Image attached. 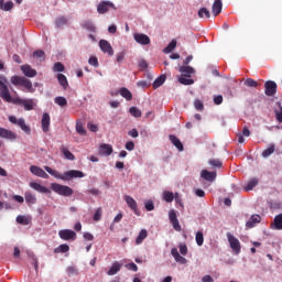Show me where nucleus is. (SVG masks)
<instances>
[{
  "label": "nucleus",
  "instance_id": "393cba45",
  "mask_svg": "<svg viewBox=\"0 0 282 282\" xmlns=\"http://www.w3.org/2000/svg\"><path fill=\"white\" fill-rule=\"evenodd\" d=\"M170 142H172V144H174L178 151H184V144H182V141H180L174 134H170Z\"/></svg>",
  "mask_w": 282,
  "mask_h": 282
},
{
  "label": "nucleus",
  "instance_id": "37998d69",
  "mask_svg": "<svg viewBox=\"0 0 282 282\" xmlns=\"http://www.w3.org/2000/svg\"><path fill=\"white\" fill-rule=\"evenodd\" d=\"M55 254H58V252L65 253L69 252V247L67 245H61L58 248L54 249Z\"/></svg>",
  "mask_w": 282,
  "mask_h": 282
},
{
  "label": "nucleus",
  "instance_id": "a878e982",
  "mask_svg": "<svg viewBox=\"0 0 282 282\" xmlns=\"http://www.w3.org/2000/svg\"><path fill=\"white\" fill-rule=\"evenodd\" d=\"M274 230H282V214H279L274 217L273 226H271Z\"/></svg>",
  "mask_w": 282,
  "mask_h": 282
},
{
  "label": "nucleus",
  "instance_id": "0e129e2a",
  "mask_svg": "<svg viewBox=\"0 0 282 282\" xmlns=\"http://www.w3.org/2000/svg\"><path fill=\"white\" fill-rule=\"evenodd\" d=\"M275 118L278 122L282 123V107L280 106V110H275Z\"/></svg>",
  "mask_w": 282,
  "mask_h": 282
},
{
  "label": "nucleus",
  "instance_id": "58836bf2",
  "mask_svg": "<svg viewBox=\"0 0 282 282\" xmlns=\"http://www.w3.org/2000/svg\"><path fill=\"white\" fill-rule=\"evenodd\" d=\"M129 113L133 116V118H142V110L138 109V107H130Z\"/></svg>",
  "mask_w": 282,
  "mask_h": 282
},
{
  "label": "nucleus",
  "instance_id": "2eb2a0df",
  "mask_svg": "<svg viewBox=\"0 0 282 282\" xmlns=\"http://www.w3.org/2000/svg\"><path fill=\"white\" fill-rule=\"evenodd\" d=\"M171 254L174 258V260L176 261V263H181V265H186V263L188 262L186 260V258H184L180 254V251H177V248H172Z\"/></svg>",
  "mask_w": 282,
  "mask_h": 282
},
{
  "label": "nucleus",
  "instance_id": "864d4df0",
  "mask_svg": "<svg viewBox=\"0 0 282 282\" xmlns=\"http://www.w3.org/2000/svg\"><path fill=\"white\" fill-rule=\"evenodd\" d=\"M178 248L183 257H186V254H188V247L186 246V243H180Z\"/></svg>",
  "mask_w": 282,
  "mask_h": 282
},
{
  "label": "nucleus",
  "instance_id": "4be33fe9",
  "mask_svg": "<svg viewBox=\"0 0 282 282\" xmlns=\"http://www.w3.org/2000/svg\"><path fill=\"white\" fill-rule=\"evenodd\" d=\"M256 224H261V216L260 215H252L250 220L246 223L247 228H254Z\"/></svg>",
  "mask_w": 282,
  "mask_h": 282
},
{
  "label": "nucleus",
  "instance_id": "423d86ee",
  "mask_svg": "<svg viewBox=\"0 0 282 282\" xmlns=\"http://www.w3.org/2000/svg\"><path fill=\"white\" fill-rule=\"evenodd\" d=\"M9 122H11V124H18V127H20V129H22L24 133H28V135L32 133V129L30 128V126L25 124V119L23 118L17 119V117L10 116Z\"/></svg>",
  "mask_w": 282,
  "mask_h": 282
},
{
  "label": "nucleus",
  "instance_id": "20e7f679",
  "mask_svg": "<svg viewBox=\"0 0 282 282\" xmlns=\"http://www.w3.org/2000/svg\"><path fill=\"white\" fill-rule=\"evenodd\" d=\"M51 188L54 191V193H57V195H62L63 197H72V195H74V189L67 185L52 183Z\"/></svg>",
  "mask_w": 282,
  "mask_h": 282
},
{
  "label": "nucleus",
  "instance_id": "9d476101",
  "mask_svg": "<svg viewBox=\"0 0 282 282\" xmlns=\"http://www.w3.org/2000/svg\"><path fill=\"white\" fill-rule=\"evenodd\" d=\"M276 82L268 80L264 83V94L265 96H275L276 95Z\"/></svg>",
  "mask_w": 282,
  "mask_h": 282
},
{
  "label": "nucleus",
  "instance_id": "c756f323",
  "mask_svg": "<svg viewBox=\"0 0 282 282\" xmlns=\"http://www.w3.org/2000/svg\"><path fill=\"white\" fill-rule=\"evenodd\" d=\"M121 268H122V264H120L118 262L113 263L108 271V276H113V274H118V272H120Z\"/></svg>",
  "mask_w": 282,
  "mask_h": 282
},
{
  "label": "nucleus",
  "instance_id": "a19ab883",
  "mask_svg": "<svg viewBox=\"0 0 282 282\" xmlns=\"http://www.w3.org/2000/svg\"><path fill=\"white\" fill-rule=\"evenodd\" d=\"M204 15L206 17V19H210V11L206 8H200L198 11L199 19H204Z\"/></svg>",
  "mask_w": 282,
  "mask_h": 282
},
{
  "label": "nucleus",
  "instance_id": "e433bc0d",
  "mask_svg": "<svg viewBox=\"0 0 282 282\" xmlns=\"http://www.w3.org/2000/svg\"><path fill=\"white\" fill-rule=\"evenodd\" d=\"M120 96H122V98H126V100H132L133 95L124 87H122L119 90Z\"/></svg>",
  "mask_w": 282,
  "mask_h": 282
},
{
  "label": "nucleus",
  "instance_id": "473e14b6",
  "mask_svg": "<svg viewBox=\"0 0 282 282\" xmlns=\"http://www.w3.org/2000/svg\"><path fill=\"white\" fill-rule=\"evenodd\" d=\"M24 199L26 204H36V196L32 192H25Z\"/></svg>",
  "mask_w": 282,
  "mask_h": 282
},
{
  "label": "nucleus",
  "instance_id": "4d7b16f0",
  "mask_svg": "<svg viewBox=\"0 0 282 282\" xmlns=\"http://www.w3.org/2000/svg\"><path fill=\"white\" fill-rule=\"evenodd\" d=\"M194 107L197 111H202L204 109V102H202L199 99H196L194 101Z\"/></svg>",
  "mask_w": 282,
  "mask_h": 282
},
{
  "label": "nucleus",
  "instance_id": "0eeeda50",
  "mask_svg": "<svg viewBox=\"0 0 282 282\" xmlns=\"http://www.w3.org/2000/svg\"><path fill=\"white\" fill-rule=\"evenodd\" d=\"M0 138L9 140V142H17V138H19V135L12 130L0 128Z\"/></svg>",
  "mask_w": 282,
  "mask_h": 282
},
{
  "label": "nucleus",
  "instance_id": "f704fd0d",
  "mask_svg": "<svg viewBox=\"0 0 282 282\" xmlns=\"http://www.w3.org/2000/svg\"><path fill=\"white\" fill-rule=\"evenodd\" d=\"M259 184L258 178H251L248 181L247 186H245V191H252Z\"/></svg>",
  "mask_w": 282,
  "mask_h": 282
},
{
  "label": "nucleus",
  "instance_id": "aec40b11",
  "mask_svg": "<svg viewBox=\"0 0 282 282\" xmlns=\"http://www.w3.org/2000/svg\"><path fill=\"white\" fill-rule=\"evenodd\" d=\"M113 153V147L111 144L102 143L99 145V155L109 156Z\"/></svg>",
  "mask_w": 282,
  "mask_h": 282
},
{
  "label": "nucleus",
  "instance_id": "9b49d317",
  "mask_svg": "<svg viewBox=\"0 0 282 282\" xmlns=\"http://www.w3.org/2000/svg\"><path fill=\"white\" fill-rule=\"evenodd\" d=\"M133 39L135 43H139V45H150L151 44V37L149 35L143 33H134Z\"/></svg>",
  "mask_w": 282,
  "mask_h": 282
},
{
  "label": "nucleus",
  "instance_id": "c85d7f7f",
  "mask_svg": "<svg viewBox=\"0 0 282 282\" xmlns=\"http://www.w3.org/2000/svg\"><path fill=\"white\" fill-rule=\"evenodd\" d=\"M12 8H14V3L12 1L4 3V0H0V10H3L4 12H10Z\"/></svg>",
  "mask_w": 282,
  "mask_h": 282
},
{
  "label": "nucleus",
  "instance_id": "f8f14e48",
  "mask_svg": "<svg viewBox=\"0 0 282 282\" xmlns=\"http://www.w3.org/2000/svg\"><path fill=\"white\" fill-rule=\"evenodd\" d=\"M30 172L33 175H36V177H42L43 180H50V175L43 169H41L36 165H31Z\"/></svg>",
  "mask_w": 282,
  "mask_h": 282
},
{
  "label": "nucleus",
  "instance_id": "bf43d9fd",
  "mask_svg": "<svg viewBox=\"0 0 282 282\" xmlns=\"http://www.w3.org/2000/svg\"><path fill=\"white\" fill-rule=\"evenodd\" d=\"M127 270H131L132 272H138V264L137 263H128L126 264Z\"/></svg>",
  "mask_w": 282,
  "mask_h": 282
},
{
  "label": "nucleus",
  "instance_id": "09e8293b",
  "mask_svg": "<svg viewBox=\"0 0 282 282\" xmlns=\"http://www.w3.org/2000/svg\"><path fill=\"white\" fill-rule=\"evenodd\" d=\"M196 243L197 246H204V232L202 231L196 232Z\"/></svg>",
  "mask_w": 282,
  "mask_h": 282
},
{
  "label": "nucleus",
  "instance_id": "412c9836",
  "mask_svg": "<svg viewBox=\"0 0 282 282\" xmlns=\"http://www.w3.org/2000/svg\"><path fill=\"white\" fill-rule=\"evenodd\" d=\"M50 113L45 112L42 117V131H44V133H47V131H50Z\"/></svg>",
  "mask_w": 282,
  "mask_h": 282
},
{
  "label": "nucleus",
  "instance_id": "680f3d73",
  "mask_svg": "<svg viewBox=\"0 0 282 282\" xmlns=\"http://www.w3.org/2000/svg\"><path fill=\"white\" fill-rule=\"evenodd\" d=\"M88 63H89V65H93V67H98V57L91 56V57L88 59Z\"/></svg>",
  "mask_w": 282,
  "mask_h": 282
},
{
  "label": "nucleus",
  "instance_id": "4c0bfd02",
  "mask_svg": "<svg viewBox=\"0 0 282 282\" xmlns=\"http://www.w3.org/2000/svg\"><path fill=\"white\" fill-rule=\"evenodd\" d=\"M177 47V41L172 40L171 43L163 50L164 54H171Z\"/></svg>",
  "mask_w": 282,
  "mask_h": 282
},
{
  "label": "nucleus",
  "instance_id": "bb28decb",
  "mask_svg": "<svg viewBox=\"0 0 282 282\" xmlns=\"http://www.w3.org/2000/svg\"><path fill=\"white\" fill-rule=\"evenodd\" d=\"M147 237H149V232L147 231V229H142L135 239L137 246H140V243H142V241L147 239Z\"/></svg>",
  "mask_w": 282,
  "mask_h": 282
},
{
  "label": "nucleus",
  "instance_id": "f257e3e1",
  "mask_svg": "<svg viewBox=\"0 0 282 282\" xmlns=\"http://www.w3.org/2000/svg\"><path fill=\"white\" fill-rule=\"evenodd\" d=\"M0 98H2L4 102L24 107L25 111H32V109L36 107V101L34 99H23L19 96L12 97V95H10V88H8V78L3 75H0Z\"/></svg>",
  "mask_w": 282,
  "mask_h": 282
},
{
  "label": "nucleus",
  "instance_id": "6e6d98bb",
  "mask_svg": "<svg viewBox=\"0 0 282 282\" xmlns=\"http://www.w3.org/2000/svg\"><path fill=\"white\" fill-rule=\"evenodd\" d=\"M53 72H65V66L63 63L57 62L54 64Z\"/></svg>",
  "mask_w": 282,
  "mask_h": 282
},
{
  "label": "nucleus",
  "instance_id": "c03bdc74",
  "mask_svg": "<svg viewBox=\"0 0 282 282\" xmlns=\"http://www.w3.org/2000/svg\"><path fill=\"white\" fill-rule=\"evenodd\" d=\"M55 105H58L59 107H67V99L65 97H56Z\"/></svg>",
  "mask_w": 282,
  "mask_h": 282
},
{
  "label": "nucleus",
  "instance_id": "e2e57ef3",
  "mask_svg": "<svg viewBox=\"0 0 282 282\" xmlns=\"http://www.w3.org/2000/svg\"><path fill=\"white\" fill-rule=\"evenodd\" d=\"M224 102V96L218 95L214 97V105H221Z\"/></svg>",
  "mask_w": 282,
  "mask_h": 282
},
{
  "label": "nucleus",
  "instance_id": "a18cd8bd",
  "mask_svg": "<svg viewBox=\"0 0 282 282\" xmlns=\"http://www.w3.org/2000/svg\"><path fill=\"white\" fill-rule=\"evenodd\" d=\"M17 221L18 224H21L22 226H28L30 224V219H28V217L19 215L17 217Z\"/></svg>",
  "mask_w": 282,
  "mask_h": 282
},
{
  "label": "nucleus",
  "instance_id": "cd10ccee",
  "mask_svg": "<svg viewBox=\"0 0 282 282\" xmlns=\"http://www.w3.org/2000/svg\"><path fill=\"white\" fill-rule=\"evenodd\" d=\"M61 153H63L64 158L66 160H70V161H74L76 160V156L74 155V153H72L67 148L65 147H62L61 148Z\"/></svg>",
  "mask_w": 282,
  "mask_h": 282
},
{
  "label": "nucleus",
  "instance_id": "b1692460",
  "mask_svg": "<svg viewBox=\"0 0 282 282\" xmlns=\"http://www.w3.org/2000/svg\"><path fill=\"white\" fill-rule=\"evenodd\" d=\"M221 8H223L221 0H216L213 3L212 11L214 17H218V14H221Z\"/></svg>",
  "mask_w": 282,
  "mask_h": 282
},
{
  "label": "nucleus",
  "instance_id": "774afa93",
  "mask_svg": "<svg viewBox=\"0 0 282 282\" xmlns=\"http://www.w3.org/2000/svg\"><path fill=\"white\" fill-rule=\"evenodd\" d=\"M202 282H215V280L213 279V276L207 274L202 278Z\"/></svg>",
  "mask_w": 282,
  "mask_h": 282
},
{
  "label": "nucleus",
  "instance_id": "ddd939ff",
  "mask_svg": "<svg viewBox=\"0 0 282 282\" xmlns=\"http://www.w3.org/2000/svg\"><path fill=\"white\" fill-rule=\"evenodd\" d=\"M109 8H116V6L111 1H101L97 7V12L106 14V12H109Z\"/></svg>",
  "mask_w": 282,
  "mask_h": 282
},
{
  "label": "nucleus",
  "instance_id": "8fccbe9b",
  "mask_svg": "<svg viewBox=\"0 0 282 282\" xmlns=\"http://www.w3.org/2000/svg\"><path fill=\"white\" fill-rule=\"evenodd\" d=\"M245 85L246 87H259V83L252 78H247Z\"/></svg>",
  "mask_w": 282,
  "mask_h": 282
},
{
  "label": "nucleus",
  "instance_id": "f3484780",
  "mask_svg": "<svg viewBox=\"0 0 282 282\" xmlns=\"http://www.w3.org/2000/svg\"><path fill=\"white\" fill-rule=\"evenodd\" d=\"M29 186L31 188H33V191H36L37 193H44L46 195L52 193V191H50V188H47V187H45V186H43V185H41L40 183H36V182L29 183Z\"/></svg>",
  "mask_w": 282,
  "mask_h": 282
},
{
  "label": "nucleus",
  "instance_id": "603ef678",
  "mask_svg": "<svg viewBox=\"0 0 282 282\" xmlns=\"http://www.w3.org/2000/svg\"><path fill=\"white\" fill-rule=\"evenodd\" d=\"M76 131L77 133H79V135H86L87 130H85V128L83 127V124L80 122L76 123Z\"/></svg>",
  "mask_w": 282,
  "mask_h": 282
},
{
  "label": "nucleus",
  "instance_id": "a211bd4d",
  "mask_svg": "<svg viewBox=\"0 0 282 282\" xmlns=\"http://www.w3.org/2000/svg\"><path fill=\"white\" fill-rule=\"evenodd\" d=\"M21 72L28 78H34L36 76V69L32 68V66H30L28 64L21 66Z\"/></svg>",
  "mask_w": 282,
  "mask_h": 282
},
{
  "label": "nucleus",
  "instance_id": "3c124183",
  "mask_svg": "<svg viewBox=\"0 0 282 282\" xmlns=\"http://www.w3.org/2000/svg\"><path fill=\"white\" fill-rule=\"evenodd\" d=\"M33 58H42L41 61H45V52L42 50L35 51L33 53Z\"/></svg>",
  "mask_w": 282,
  "mask_h": 282
},
{
  "label": "nucleus",
  "instance_id": "1a4fd4ad",
  "mask_svg": "<svg viewBox=\"0 0 282 282\" xmlns=\"http://www.w3.org/2000/svg\"><path fill=\"white\" fill-rule=\"evenodd\" d=\"M169 219L174 230H176V232H182V226L180 225V220L177 219V213L175 212V209H171L169 212Z\"/></svg>",
  "mask_w": 282,
  "mask_h": 282
},
{
  "label": "nucleus",
  "instance_id": "7ed1b4c3",
  "mask_svg": "<svg viewBox=\"0 0 282 282\" xmlns=\"http://www.w3.org/2000/svg\"><path fill=\"white\" fill-rule=\"evenodd\" d=\"M11 83L15 87H24V89L29 94H34V91H36V89H34V86L32 85V80L28 79L26 77L14 75L11 77Z\"/></svg>",
  "mask_w": 282,
  "mask_h": 282
},
{
  "label": "nucleus",
  "instance_id": "f03ea898",
  "mask_svg": "<svg viewBox=\"0 0 282 282\" xmlns=\"http://www.w3.org/2000/svg\"><path fill=\"white\" fill-rule=\"evenodd\" d=\"M44 169L46 172H48L50 175H52L56 180H63V182H69L70 180H74L76 177H85V173L78 170H70L61 174V172L53 170L50 166H44Z\"/></svg>",
  "mask_w": 282,
  "mask_h": 282
},
{
  "label": "nucleus",
  "instance_id": "7c9ffc66",
  "mask_svg": "<svg viewBox=\"0 0 282 282\" xmlns=\"http://www.w3.org/2000/svg\"><path fill=\"white\" fill-rule=\"evenodd\" d=\"M165 82H166V75H161V76H159V77L153 82V89H158V87H162Z\"/></svg>",
  "mask_w": 282,
  "mask_h": 282
},
{
  "label": "nucleus",
  "instance_id": "39448f33",
  "mask_svg": "<svg viewBox=\"0 0 282 282\" xmlns=\"http://www.w3.org/2000/svg\"><path fill=\"white\" fill-rule=\"evenodd\" d=\"M227 239L229 241V246L235 254H240L241 253V242L237 237H235L232 234L228 232L227 234Z\"/></svg>",
  "mask_w": 282,
  "mask_h": 282
},
{
  "label": "nucleus",
  "instance_id": "49530a36",
  "mask_svg": "<svg viewBox=\"0 0 282 282\" xmlns=\"http://www.w3.org/2000/svg\"><path fill=\"white\" fill-rule=\"evenodd\" d=\"M178 83H181V85H194L195 80L186 78V76H183L178 78Z\"/></svg>",
  "mask_w": 282,
  "mask_h": 282
},
{
  "label": "nucleus",
  "instance_id": "c9c22d12",
  "mask_svg": "<svg viewBox=\"0 0 282 282\" xmlns=\"http://www.w3.org/2000/svg\"><path fill=\"white\" fill-rule=\"evenodd\" d=\"M208 164L212 169H221V166H224V163L219 161V159H210Z\"/></svg>",
  "mask_w": 282,
  "mask_h": 282
},
{
  "label": "nucleus",
  "instance_id": "de8ad7c7",
  "mask_svg": "<svg viewBox=\"0 0 282 282\" xmlns=\"http://www.w3.org/2000/svg\"><path fill=\"white\" fill-rule=\"evenodd\" d=\"M93 219L94 221H100V219H102V207L96 209Z\"/></svg>",
  "mask_w": 282,
  "mask_h": 282
},
{
  "label": "nucleus",
  "instance_id": "052dcab7",
  "mask_svg": "<svg viewBox=\"0 0 282 282\" xmlns=\"http://www.w3.org/2000/svg\"><path fill=\"white\" fill-rule=\"evenodd\" d=\"M84 28H86V30H89V32H96V26H94L91 22H85Z\"/></svg>",
  "mask_w": 282,
  "mask_h": 282
},
{
  "label": "nucleus",
  "instance_id": "2f4dec72",
  "mask_svg": "<svg viewBox=\"0 0 282 282\" xmlns=\"http://www.w3.org/2000/svg\"><path fill=\"white\" fill-rule=\"evenodd\" d=\"M57 80H58L59 85L63 86V89H67V87H69L67 77L64 74H57Z\"/></svg>",
  "mask_w": 282,
  "mask_h": 282
},
{
  "label": "nucleus",
  "instance_id": "6e6552de",
  "mask_svg": "<svg viewBox=\"0 0 282 282\" xmlns=\"http://www.w3.org/2000/svg\"><path fill=\"white\" fill-rule=\"evenodd\" d=\"M59 239H63V241H76V234L72 229H62L58 231Z\"/></svg>",
  "mask_w": 282,
  "mask_h": 282
},
{
  "label": "nucleus",
  "instance_id": "4468645a",
  "mask_svg": "<svg viewBox=\"0 0 282 282\" xmlns=\"http://www.w3.org/2000/svg\"><path fill=\"white\" fill-rule=\"evenodd\" d=\"M99 47L105 54L113 56V47H111V44L107 40L99 41Z\"/></svg>",
  "mask_w": 282,
  "mask_h": 282
},
{
  "label": "nucleus",
  "instance_id": "72a5a7b5",
  "mask_svg": "<svg viewBox=\"0 0 282 282\" xmlns=\"http://www.w3.org/2000/svg\"><path fill=\"white\" fill-rule=\"evenodd\" d=\"M276 147L274 145V143H271L268 149L263 150L262 152V158H270V155H272V153H274Z\"/></svg>",
  "mask_w": 282,
  "mask_h": 282
},
{
  "label": "nucleus",
  "instance_id": "5fc2aeb1",
  "mask_svg": "<svg viewBox=\"0 0 282 282\" xmlns=\"http://www.w3.org/2000/svg\"><path fill=\"white\" fill-rule=\"evenodd\" d=\"M66 271L68 276H76L78 274V269H76V267H68Z\"/></svg>",
  "mask_w": 282,
  "mask_h": 282
},
{
  "label": "nucleus",
  "instance_id": "338daca9",
  "mask_svg": "<svg viewBox=\"0 0 282 282\" xmlns=\"http://www.w3.org/2000/svg\"><path fill=\"white\" fill-rule=\"evenodd\" d=\"M128 135H130L131 138H138L140 133L138 132V129H132L128 132Z\"/></svg>",
  "mask_w": 282,
  "mask_h": 282
},
{
  "label": "nucleus",
  "instance_id": "ea45409f",
  "mask_svg": "<svg viewBox=\"0 0 282 282\" xmlns=\"http://www.w3.org/2000/svg\"><path fill=\"white\" fill-rule=\"evenodd\" d=\"M67 22H68L67 18L59 17L55 20V25L56 28H64V25H67Z\"/></svg>",
  "mask_w": 282,
  "mask_h": 282
},
{
  "label": "nucleus",
  "instance_id": "6ab92c4d",
  "mask_svg": "<svg viewBox=\"0 0 282 282\" xmlns=\"http://www.w3.org/2000/svg\"><path fill=\"white\" fill-rule=\"evenodd\" d=\"M124 200L129 208H131V210H133L135 215H140V213H138V202H135L133 197L126 195Z\"/></svg>",
  "mask_w": 282,
  "mask_h": 282
},
{
  "label": "nucleus",
  "instance_id": "69168bd1",
  "mask_svg": "<svg viewBox=\"0 0 282 282\" xmlns=\"http://www.w3.org/2000/svg\"><path fill=\"white\" fill-rule=\"evenodd\" d=\"M126 149L127 151H133V149H135V143H133V141H128L126 143Z\"/></svg>",
  "mask_w": 282,
  "mask_h": 282
},
{
  "label": "nucleus",
  "instance_id": "5701e85b",
  "mask_svg": "<svg viewBox=\"0 0 282 282\" xmlns=\"http://www.w3.org/2000/svg\"><path fill=\"white\" fill-rule=\"evenodd\" d=\"M178 72H181L183 76L191 78V75L195 74V68H193L192 66H181Z\"/></svg>",
  "mask_w": 282,
  "mask_h": 282
},
{
  "label": "nucleus",
  "instance_id": "13d9d810",
  "mask_svg": "<svg viewBox=\"0 0 282 282\" xmlns=\"http://www.w3.org/2000/svg\"><path fill=\"white\" fill-rule=\"evenodd\" d=\"M144 206L148 212L155 210V205L153 204V200H147L144 203Z\"/></svg>",
  "mask_w": 282,
  "mask_h": 282
},
{
  "label": "nucleus",
  "instance_id": "79ce46f5",
  "mask_svg": "<svg viewBox=\"0 0 282 282\" xmlns=\"http://www.w3.org/2000/svg\"><path fill=\"white\" fill-rule=\"evenodd\" d=\"M163 199L164 202H167V204H171V202H173L174 199L173 192H169V191L163 192Z\"/></svg>",
  "mask_w": 282,
  "mask_h": 282
},
{
  "label": "nucleus",
  "instance_id": "dca6fc26",
  "mask_svg": "<svg viewBox=\"0 0 282 282\" xmlns=\"http://www.w3.org/2000/svg\"><path fill=\"white\" fill-rule=\"evenodd\" d=\"M200 177L205 180L206 182H215L217 180V172H210L208 170H203L200 172Z\"/></svg>",
  "mask_w": 282,
  "mask_h": 282
}]
</instances>
